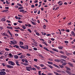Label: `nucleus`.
<instances>
[{
	"label": "nucleus",
	"instance_id": "1",
	"mask_svg": "<svg viewBox=\"0 0 75 75\" xmlns=\"http://www.w3.org/2000/svg\"><path fill=\"white\" fill-rule=\"evenodd\" d=\"M1 34H2V36H6L7 37V38H9V35L7 34V33H1Z\"/></svg>",
	"mask_w": 75,
	"mask_h": 75
},
{
	"label": "nucleus",
	"instance_id": "2",
	"mask_svg": "<svg viewBox=\"0 0 75 75\" xmlns=\"http://www.w3.org/2000/svg\"><path fill=\"white\" fill-rule=\"evenodd\" d=\"M26 69L28 71H30V70H32V67H25Z\"/></svg>",
	"mask_w": 75,
	"mask_h": 75
},
{
	"label": "nucleus",
	"instance_id": "3",
	"mask_svg": "<svg viewBox=\"0 0 75 75\" xmlns=\"http://www.w3.org/2000/svg\"><path fill=\"white\" fill-rule=\"evenodd\" d=\"M8 63L9 64H10V65H13V66H14V65H15V64H14V63L12 61H8Z\"/></svg>",
	"mask_w": 75,
	"mask_h": 75
},
{
	"label": "nucleus",
	"instance_id": "4",
	"mask_svg": "<svg viewBox=\"0 0 75 75\" xmlns=\"http://www.w3.org/2000/svg\"><path fill=\"white\" fill-rule=\"evenodd\" d=\"M4 52H5L4 50L0 51V55H2L3 54H4Z\"/></svg>",
	"mask_w": 75,
	"mask_h": 75
},
{
	"label": "nucleus",
	"instance_id": "5",
	"mask_svg": "<svg viewBox=\"0 0 75 75\" xmlns=\"http://www.w3.org/2000/svg\"><path fill=\"white\" fill-rule=\"evenodd\" d=\"M6 67H7V68H13V67L9 65H7Z\"/></svg>",
	"mask_w": 75,
	"mask_h": 75
},
{
	"label": "nucleus",
	"instance_id": "6",
	"mask_svg": "<svg viewBox=\"0 0 75 75\" xmlns=\"http://www.w3.org/2000/svg\"><path fill=\"white\" fill-rule=\"evenodd\" d=\"M25 58V56L22 55L20 56V59H22V58Z\"/></svg>",
	"mask_w": 75,
	"mask_h": 75
},
{
	"label": "nucleus",
	"instance_id": "7",
	"mask_svg": "<svg viewBox=\"0 0 75 75\" xmlns=\"http://www.w3.org/2000/svg\"><path fill=\"white\" fill-rule=\"evenodd\" d=\"M60 57L61 58H64L65 59V58H67V57L65 56L64 55H60Z\"/></svg>",
	"mask_w": 75,
	"mask_h": 75
},
{
	"label": "nucleus",
	"instance_id": "8",
	"mask_svg": "<svg viewBox=\"0 0 75 75\" xmlns=\"http://www.w3.org/2000/svg\"><path fill=\"white\" fill-rule=\"evenodd\" d=\"M71 35H72V36L73 37H75V33L74 31H72L71 33Z\"/></svg>",
	"mask_w": 75,
	"mask_h": 75
},
{
	"label": "nucleus",
	"instance_id": "9",
	"mask_svg": "<svg viewBox=\"0 0 75 75\" xmlns=\"http://www.w3.org/2000/svg\"><path fill=\"white\" fill-rule=\"evenodd\" d=\"M21 27L23 28V30H25L26 28H27L26 26L25 25H22L21 26Z\"/></svg>",
	"mask_w": 75,
	"mask_h": 75
},
{
	"label": "nucleus",
	"instance_id": "10",
	"mask_svg": "<svg viewBox=\"0 0 75 75\" xmlns=\"http://www.w3.org/2000/svg\"><path fill=\"white\" fill-rule=\"evenodd\" d=\"M15 63H16L17 66H20V65L19 64V62L18 61H16Z\"/></svg>",
	"mask_w": 75,
	"mask_h": 75
},
{
	"label": "nucleus",
	"instance_id": "11",
	"mask_svg": "<svg viewBox=\"0 0 75 75\" xmlns=\"http://www.w3.org/2000/svg\"><path fill=\"white\" fill-rule=\"evenodd\" d=\"M52 50H53V51H55L56 52H59V51L58 50L55 49L53 48L52 49Z\"/></svg>",
	"mask_w": 75,
	"mask_h": 75
},
{
	"label": "nucleus",
	"instance_id": "12",
	"mask_svg": "<svg viewBox=\"0 0 75 75\" xmlns=\"http://www.w3.org/2000/svg\"><path fill=\"white\" fill-rule=\"evenodd\" d=\"M25 49L26 50H28V46L27 45H25Z\"/></svg>",
	"mask_w": 75,
	"mask_h": 75
},
{
	"label": "nucleus",
	"instance_id": "13",
	"mask_svg": "<svg viewBox=\"0 0 75 75\" xmlns=\"http://www.w3.org/2000/svg\"><path fill=\"white\" fill-rule=\"evenodd\" d=\"M55 61L56 62H59L60 61H61V60L59 59H54Z\"/></svg>",
	"mask_w": 75,
	"mask_h": 75
},
{
	"label": "nucleus",
	"instance_id": "14",
	"mask_svg": "<svg viewBox=\"0 0 75 75\" xmlns=\"http://www.w3.org/2000/svg\"><path fill=\"white\" fill-rule=\"evenodd\" d=\"M54 66V67H56V68H57L58 69H59L60 68V67H59L58 66H57V65L55 64H53Z\"/></svg>",
	"mask_w": 75,
	"mask_h": 75
},
{
	"label": "nucleus",
	"instance_id": "15",
	"mask_svg": "<svg viewBox=\"0 0 75 75\" xmlns=\"http://www.w3.org/2000/svg\"><path fill=\"white\" fill-rule=\"evenodd\" d=\"M47 66L49 67V68H51V69H52L53 68V67L51 66V65H48L47 64Z\"/></svg>",
	"mask_w": 75,
	"mask_h": 75
},
{
	"label": "nucleus",
	"instance_id": "16",
	"mask_svg": "<svg viewBox=\"0 0 75 75\" xmlns=\"http://www.w3.org/2000/svg\"><path fill=\"white\" fill-rule=\"evenodd\" d=\"M10 42L11 43H10V44H11V45H12H12H15L14 42L13 41H11Z\"/></svg>",
	"mask_w": 75,
	"mask_h": 75
},
{
	"label": "nucleus",
	"instance_id": "17",
	"mask_svg": "<svg viewBox=\"0 0 75 75\" xmlns=\"http://www.w3.org/2000/svg\"><path fill=\"white\" fill-rule=\"evenodd\" d=\"M68 64H69V65L71 67H73V64H72L71 63H67Z\"/></svg>",
	"mask_w": 75,
	"mask_h": 75
},
{
	"label": "nucleus",
	"instance_id": "18",
	"mask_svg": "<svg viewBox=\"0 0 75 75\" xmlns=\"http://www.w3.org/2000/svg\"><path fill=\"white\" fill-rule=\"evenodd\" d=\"M59 49L60 50H62L63 49V48H64V47L63 46H60L59 47H58Z\"/></svg>",
	"mask_w": 75,
	"mask_h": 75
},
{
	"label": "nucleus",
	"instance_id": "19",
	"mask_svg": "<svg viewBox=\"0 0 75 75\" xmlns=\"http://www.w3.org/2000/svg\"><path fill=\"white\" fill-rule=\"evenodd\" d=\"M7 28H8V29H11V30H12L13 29V27H9V26H7Z\"/></svg>",
	"mask_w": 75,
	"mask_h": 75
},
{
	"label": "nucleus",
	"instance_id": "20",
	"mask_svg": "<svg viewBox=\"0 0 75 75\" xmlns=\"http://www.w3.org/2000/svg\"><path fill=\"white\" fill-rule=\"evenodd\" d=\"M30 21L31 22V23H32V24H33L34 25H36V23H34L32 21Z\"/></svg>",
	"mask_w": 75,
	"mask_h": 75
},
{
	"label": "nucleus",
	"instance_id": "21",
	"mask_svg": "<svg viewBox=\"0 0 75 75\" xmlns=\"http://www.w3.org/2000/svg\"><path fill=\"white\" fill-rule=\"evenodd\" d=\"M66 71L67 74H69V75H71V72H69V71Z\"/></svg>",
	"mask_w": 75,
	"mask_h": 75
},
{
	"label": "nucleus",
	"instance_id": "22",
	"mask_svg": "<svg viewBox=\"0 0 75 75\" xmlns=\"http://www.w3.org/2000/svg\"><path fill=\"white\" fill-rule=\"evenodd\" d=\"M14 57L16 59H18V56L17 55H15Z\"/></svg>",
	"mask_w": 75,
	"mask_h": 75
},
{
	"label": "nucleus",
	"instance_id": "23",
	"mask_svg": "<svg viewBox=\"0 0 75 75\" xmlns=\"http://www.w3.org/2000/svg\"><path fill=\"white\" fill-rule=\"evenodd\" d=\"M44 49L46 51H50L49 50H48V48H47L46 47H44Z\"/></svg>",
	"mask_w": 75,
	"mask_h": 75
},
{
	"label": "nucleus",
	"instance_id": "24",
	"mask_svg": "<svg viewBox=\"0 0 75 75\" xmlns=\"http://www.w3.org/2000/svg\"><path fill=\"white\" fill-rule=\"evenodd\" d=\"M1 21H6V19L5 18H2L1 19Z\"/></svg>",
	"mask_w": 75,
	"mask_h": 75
},
{
	"label": "nucleus",
	"instance_id": "25",
	"mask_svg": "<svg viewBox=\"0 0 75 75\" xmlns=\"http://www.w3.org/2000/svg\"><path fill=\"white\" fill-rule=\"evenodd\" d=\"M43 28L44 29H46L47 28V26H46L45 25H44L43 26Z\"/></svg>",
	"mask_w": 75,
	"mask_h": 75
},
{
	"label": "nucleus",
	"instance_id": "26",
	"mask_svg": "<svg viewBox=\"0 0 75 75\" xmlns=\"http://www.w3.org/2000/svg\"><path fill=\"white\" fill-rule=\"evenodd\" d=\"M47 63L49 64H50V65H52L53 64V63L52 62H47Z\"/></svg>",
	"mask_w": 75,
	"mask_h": 75
},
{
	"label": "nucleus",
	"instance_id": "27",
	"mask_svg": "<svg viewBox=\"0 0 75 75\" xmlns=\"http://www.w3.org/2000/svg\"><path fill=\"white\" fill-rule=\"evenodd\" d=\"M17 5L18 6H20V7H22V5H21L20 4H19V3H17Z\"/></svg>",
	"mask_w": 75,
	"mask_h": 75
},
{
	"label": "nucleus",
	"instance_id": "28",
	"mask_svg": "<svg viewBox=\"0 0 75 75\" xmlns=\"http://www.w3.org/2000/svg\"><path fill=\"white\" fill-rule=\"evenodd\" d=\"M41 67H44V65L42 64H40L39 65Z\"/></svg>",
	"mask_w": 75,
	"mask_h": 75
},
{
	"label": "nucleus",
	"instance_id": "29",
	"mask_svg": "<svg viewBox=\"0 0 75 75\" xmlns=\"http://www.w3.org/2000/svg\"><path fill=\"white\" fill-rule=\"evenodd\" d=\"M19 11H20V12H23V11H24V9H21L19 10Z\"/></svg>",
	"mask_w": 75,
	"mask_h": 75
},
{
	"label": "nucleus",
	"instance_id": "30",
	"mask_svg": "<svg viewBox=\"0 0 75 75\" xmlns=\"http://www.w3.org/2000/svg\"><path fill=\"white\" fill-rule=\"evenodd\" d=\"M67 69V70H68V71H71V69L70 68H68L67 67H65Z\"/></svg>",
	"mask_w": 75,
	"mask_h": 75
},
{
	"label": "nucleus",
	"instance_id": "31",
	"mask_svg": "<svg viewBox=\"0 0 75 75\" xmlns=\"http://www.w3.org/2000/svg\"><path fill=\"white\" fill-rule=\"evenodd\" d=\"M28 31L29 32V33H32V31L31 30H30V29H28Z\"/></svg>",
	"mask_w": 75,
	"mask_h": 75
},
{
	"label": "nucleus",
	"instance_id": "32",
	"mask_svg": "<svg viewBox=\"0 0 75 75\" xmlns=\"http://www.w3.org/2000/svg\"><path fill=\"white\" fill-rule=\"evenodd\" d=\"M32 70H33V71H36V69L34 67L33 68L32 67Z\"/></svg>",
	"mask_w": 75,
	"mask_h": 75
},
{
	"label": "nucleus",
	"instance_id": "33",
	"mask_svg": "<svg viewBox=\"0 0 75 75\" xmlns=\"http://www.w3.org/2000/svg\"><path fill=\"white\" fill-rule=\"evenodd\" d=\"M38 11V10L37 9H35V11L34 12V13H37V12Z\"/></svg>",
	"mask_w": 75,
	"mask_h": 75
},
{
	"label": "nucleus",
	"instance_id": "34",
	"mask_svg": "<svg viewBox=\"0 0 75 75\" xmlns=\"http://www.w3.org/2000/svg\"><path fill=\"white\" fill-rule=\"evenodd\" d=\"M13 41L14 42V44L15 45L17 44V41H16L14 40H13Z\"/></svg>",
	"mask_w": 75,
	"mask_h": 75
},
{
	"label": "nucleus",
	"instance_id": "35",
	"mask_svg": "<svg viewBox=\"0 0 75 75\" xmlns=\"http://www.w3.org/2000/svg\"><path fill=\"white\" fill-rule=\"evenodd\" d=\"M67 64V62H65L64 63L62 64V65L64 66H65V65H66Z\"/></svg>",
	"mask_w": 75,
	"mask_h": 75
},
{
	"label": "nucleus",
	"instance_id": "36",
	"mask_svg": "<svg viewBox=\"0 0 75 75\" xmlns=\"http://www.w3.org/2000/svg\"><path fill=\"white\" fill-rule=\"evenodd\" d=\"M23 7H19L18 8V10H21V9H23Z\"/></svg>",
	"mask_w": 75,
	"mask_h": 75
},
{
	"label": "nucleus",
	"instance_id": "37",
	"mask_svg": "<svg viewBox=\"0 0 75 75\" xmlns=\"http://www.w3.org/2000/svg\"><path fill=\"white\" fill-rule=\"evenodd\" d=\"M20 45H23V42H20Z\"/></svg>",
	"mask_w": 75,
	"mask_h": 75
},
{
	"label": "nucleus",
	"instance_id": "38",
	"mask_svg": "<svg viewBox=\"0 0 75 75\" xmlns=\"http://www.w3.org/2000/svg\"><path fill=\"white\" fill-rule=\"evenodd\" d=\"M60 53H61V54H63V55H64V52H63L62 51H60L59 52Z\"/></svg>",
	"mask_w": 75,
	"mask_h": 75
},
{
	"label": "nucleus",
	"instance_id": "39",
	"mask_svg": "<svg viewBox=\"0 0 75 75\" xmlns=\"http://www.w3.org/2000/svg\"><path fill=\"white\" fill-rule=\"evenodd\" d=\"M7 55H8V53L7 52H5V53L4 54V55L5 56H7Z\"/></svg>",
	"mask_w": 75,
	"mask_h": 75
},
{
	"label": "nucleus",
	"instance_id": "40",
	"mask_svg": "<svg viewBox=\"0 0 75 75\" xmlns=\"http://www.w3.org/2000/svg\"><path fill=\"white\" fill-rule=\"evenodd\" d=\"M59 66L60 68H64V67L62 65H59Z\"/></svg>",
	"mask_w": 75,
	"mask_h": 75
},
{
	"label": "nucleus",
	"instance_id": "41",
	"mask_svg": "<svg viewBox=\"0 0 75 75\" xmlns=\"http://www.w3.org/2000/svg\"><path fill=\"white\" fill-rule=\"evenodd\" d=\"M54 74H55L56 75H59V74L57 73V72H56L55 71L54 72Z\"/></svg>",
	"mask_w": 75,
	"mask_h": 75
},
{
	"label": "nucleus",
	"instance_id": "42",
	"mask_svg": "<svg viewBox=\"0 0 75 75\" xmlns=\"http://www.w3.org/2000/svg\"><path fill=\"white\" fill-rule=\"evenodd\" d=\"M34 61H35V62H37V61H38V59H34Z\"/></svg>",
	"mask_w": 75,
	"mask_h": 75
},
{
	"label": "nucleus",
	"instance_id": "43",
	"mask_svg": "<svg viewBox=\"0 0 75 75\" xmlns=\"http://www.w3.org/2000/svg\"><path fill=\"white\" fill-rule=\"evenodd\" d=\"M49 51L50 52H51V54H54V52L53 51H52L50 50H49Z\"/></svg>",
	"mask_w": 75,
	"mask_h": 75
},
{
	"label": "nucleus",
	"instance_id": "44",
	"mask_svg": "<svg viewBox=\"0 0 75 75\" xmlns=\"http://www.w3.org/2000/svg\"><path fill=\"white\" fill-rule=\"evenodd\" d=\"M5 50H6V51H10V50L7 48H6L5 49Z\"/></svg>",
	"mask_w": 75,
	"mask_h": 75
},
{
	"label": "nucleus",
	"instance_id": "45",
	"mask_svg": "<svg viewBox=\"0 0 75 75\" xmlns=\"http://www.w3.org/2000/svg\"><path fill=\"white\" fill-rule=\"evenodd\" d=\"M24 65H25L26 66H28L29 65V64H27V63H25L24 64Z\"/></svg>",
	"mask_w": 75,
	"mask_h": 75
},
{
	"label": "nucleus",
	"instance_id": "46",
	"mask_svg": "<svg viewBox=\"0 0 75 75\" xmlns=\"http://www.w3.org/2000/svg\"><path fill=\"white\" fill-rule=\"evenodd\" d=\"M40 41H43L44 42L45 41V40H44L42 39H40Z\"/></svg>",
	"mask_w": 75,
	"mask_h": 75
},
{
	"label": "nucleus",
	"instance_id": "47",
	"mask_svg": "<svg viewBox=\"0 0 75 75\" xmlns=\"http://www.w3.org/2000/svg\"><path fill=\"white\" fill-rule=\"evenodd\" d=\"M41 71H38V74L39 75H41Z\"/></svg>",
	"mask_w": 75,
	"mask_h": 75
},
{
	"label": "nucleus",
	"instance_id": "48",
	"mask_svg": "<svg viewBox=\"0 0 75 75\" xmlns=\"http://www.w3.org/2000/svg\"><path fill=\"white\" fill-rule=\"evenodd\" d=\"M18 22L19 23H23V21H18Z\"/></svg>",
	"mask_w": 75,
	"mask_h": 75
},
{
	"label": "nucleus",
	"instance_id": "49",
	"mask_svg": "<svg viewBox=\"0 0 75 75\" xmlns=\"http://www.w3.org/2000/svg\"><path fill=\"white\" fill-rule=\"evenodd\" d=\"M5 71H6V72H8L10 71L8 70V69H6L5 70Z\"/></svg>",
	"mask_w": 75,
	"mask_h": 75
},
{
	"label": "nucleus",
	"instance_id": "50",
	"mask_svg": "<svg viewBox=\"0 0 75 75\" xmlns=\"http://www.w3.org/2000/svg\"><path fill=\"white\" fill-rule=\"evenodd\" d=\"M28 27H31V25L30 24H28Z\"/></svg>",
	"mask_w": 75,
	"mask_h": 75
},
{
	"label": "nucleus",
	"instance_id": "51",
	"mask_svg": "<svg viewBox=\"0 0 75 75\" xmlns=\"http://www.w3.org/2000/svg\"><path fill=\"white\" fill-rule=\"evenodd\" d=\"M46 35L47 37L48 36H51V34H47Z\"/></svg>",
	"mask_w": 75,
	"mask_h": 75
},
{
	"label": "nucleus",
	"instance_id": "52",
	"mask_svg": "<svg viewBox=\"0 0 75 75\" xmlns=\"http://www.w3.org/2000/svg\"><path fill=\"white\" fill-rule=\"evenodd\" d=\"M7 37H6V36H4V39H5V40H7Z\"/></svg>",
	"mask_w": 75,
	"mask_h": 75
},
{
	"label": "nucleus",
	"instance_id": "53",
	"mask_svg": "<svg viewBox=\"0 0 75 75\" xmlns=\"http://www.w3.org/2000/svg\"><path fill=\"white\" fill-rule=\"evenodd\" d=\"M64 42L65 43H66V44H68V41H64Z\"/></svg>",
	"mask_w": 75,
	"mask_h": 75
},
{
	"label": "nucleus",
	"instance_id": "54",
	"mask_svg": "<svg viewBox=\"0 0 75 75\" xmlns=\"http://www.w3.org/2000/svg\"><path fill=\"white\" fill-rule=\"evenodd\" d=\"M33 50H35V51H37V49L36 47H34L33 48Z\"/></svg>",
	"mask_w": 75,
	"mask_h": 75
},
{
	"label": "nucleus",
	"instance_id": "55",
	"mask_svg": "<svg viewBox=\"0 0 75 75\" xmlns=\"http://www.w3.org/2000/svg\"><path fill=\"white\" fill-rule=\"evenodd\" d=\"M34 3H38V0H35V1H34Z\"/></svg>",
	"mask_w": 75,
	"mask_h": 75
},
{
	"label": "nucleus",
	"instance_id": "56",
	"mask_svg": "<svg viewBox=\"0 0 75 75\" xmlns=\"http://www.w3.org/2000/svg\"><path fill=\"white\" fill-rule=\"evenodd\" d=\"M36 35H38V36H39V35H40V33H36Z\"/></svg>",
	"mask_w": 75,
	"mask_h": 75
},
{
	"label": "nucleus",
	"instance_id": "57",
	"mask_svg": "<svg viewBox=\"0 0 75 75\" xmlns=\"http://www.w3.org/2000/svg\"><path fill=\"white\" fill-rule=\"evenodd\" d=\"M4 57V56H1V57H0V59H3V58Z\"/></svg>",
	"mask_w": 75,
	"mask_h": 75
},
{
	"label": "nucleus",
	"instance_id": "58",
	"mask_svg": "<svg viewBox=\"0 0 75 75\" xmlns=\"http://www.w3.org/2000/svg\"><path fill=\"white\" fill-rule=\"evenodd\" d=\"M6 3L7 4H10V3L9 2H8V1L7 0L6 1Z\"/></svg>",
	"mask_w": 75,
	"mask_h": 75
},
{
	"label": "nucleus",
	"instance_id": "59",
	"mask_svg": "<svg viewBox=\"0 0 75 75\" xmlns=\"http://www.w3.org/2000/svg\"><path fill=\"white\" fill-rule=\"evenodd\" d=\"M3 27L2 26H0V30H3Z\"/></svg>",
	"mask_w": 75,
	"mask_h": 75
},
{
	"label": "nucleus",
	"instance_id": "60",
	"mask_svg": "<svg viewBox=\"0 0 75 75\" xmlns=\"http://www.w3.org/2000/svg\"><path fill=\"white\" fill-rule=\"evenodd\" d=\"M26 55H28V56H31V55L30 54V53L27 54Z\"/></svg>",
	"mask_w": 75,
	"mask_h": 75
},
{
	"label": "nucleus",
	"instance_id": "61",
	"mask_svg": "<svg viewBox=\"0 0 75 75\" xmlns=\"http://www.w3.org/2000/svg\"><path fill=\"white\" fill-rule=\"evenodd\" d=\"M59 9V7H57L55 9V10H58Z\"/></svg>",
	"mask_w": 75,
	"mask_h": 75
},
{
	"label": "nucleus",
	"instance_id": "62",
	"mask_svg": "<svg viewBox=\"0 0 75 75\" xmlns=\"http://www.w3.org/2000/svg\"><path fill=\"white\" fill-rule=\"evenodd\" d=\"M15 7L16 8H17L18 7V6L17 5H16L15 6Z\"/></svg>",
	"mask_w": 75,
	"mask_h": 75
},
{
	"label": "nucleus",
	"instance_id": "63",
	"mask_svg": "<svg viewBox=\"0 0 75 75\" xmlns=\"http://www.w3.org/2000/svg\"><path fill=\"white\" fill-rule=\"evenodd\" d=\"M56 71L57 72H61V71H60L59 70H57Z\"/></svg>",
	"mask_w": 75,
	"mask_h": 75
},
{
	"label": "nucleus",
	"instance_id": "64",
	"mask_svg": "<svg viewBox=\"0 0 75 75\" xmlns=\"http://www.w3.org/2000/svg\"><path fill=\"white\" fill-rule=\"evenodd\" d=\"M48 75H52V74L51 73H48Z\"/></svg>",
	"mask_w": 75,
	"mask_h": 75
}]
</instances>
